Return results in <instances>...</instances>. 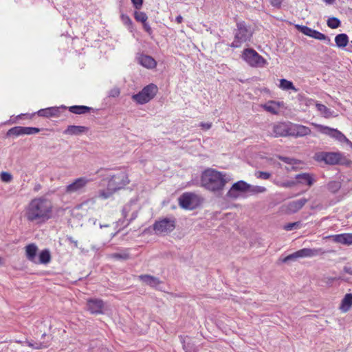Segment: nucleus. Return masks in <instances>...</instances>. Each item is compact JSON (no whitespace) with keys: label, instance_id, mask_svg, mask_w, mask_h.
<instances>
[{"label":"nucleus","instance_id":"1","mask_svg":"<svg viewBox=\"0 0 352 352\" xmlns=\"http://www.w3.org/2000/svg\"><path fill=\"white\" fill-rule=\"evenodd\" d=\"M52 205L43 197L34 198L30 201L25 211V217L30 222L44 223L52 217Z\"/></svg>","mask_w":352,"mask_h":352},{"label":"nucleus","instance_id":"2","mask_svg":"<svg viewBox=\"0 0 352 352\" xmlns=\"http://www.w3.org/2000/svg\"><path fill=\"white\" fill-rule=\"evenodd\" d=\"M230 181V178L226 173L212 168L204 170L201 176V186L206 190L217 194L222 192Z\"/></svg>","mask_w":352,"mask_h":352},{"label":"nucleus","instance_id":"3","mask_svg":"<svg viewBox=\"0 0 352 352\" xmlns=\"http://www.w3.org/2000/svg\"><path fill=\"white\" fill-rule=\"evenodd\" d=\"M313 159L317 162H323L326 165H344L349 166L351 164V161L340 152H316L314 153Z\"/></svg>","mask_w":352,"mask_h":352},{"label":"nucleus","instance_id":"4","mask_svg":"<svg viewBox=\"0 0 352 352\" xmlns=\"http://www.w3.org/2000/svg\"><path fill=\"white\" fill-rule=\"evenodd\" d=\"M253 35V30L250 25H247L245 21L236 23V28L234 30V38L233 42L230 45L232 48H238L243 43L250 41Z\"/></svg>","mask_w":352,"mask_h":352},{"label":"nucleus","instance_id":"5","mask_svg":"<svg viewBox=\"0 0 352 352\" xmlns=\"http://www.w3.org/2000/svg\"><path fill=\"white\" fill-rule=\"evenodd\" d=\"M158 92V87L153 83L145 86L140 91L132 96V100L137 104H144L155 98Z\"/></svg>","mask_w":352,"mask_h":352},{"label":"nucleus","instance_id":"6","mask_svg":"<svg viewBox=\"0 0 352 352\" xmlns=\"http://www.w3.org/2000/svg\"><path fill=\"white\" fill-rule=\"evenodd\" d=\"M241 58L252 67H263L267 65V60L252 48L243 50Z\"/></svg>","mask_w":352,"mask_h":352},{"label":"nucleus","instance_id":"7","mask_svg":"<svg viewBox=\"0 0 352 352\" xmlns=\"http://www.w3.org/2000/svg\"><path fill=\"white\" fill-rule=\"evenodd\" d=\"M250 188V184L243 180H239L232 185L226 196L229 199L236 200L243 194L248 192Z\"/></svg>","mask_w":352,"mask_h":352},{"label":"nucleus","instance_id":"8","mask_svg":"<svg viewBox=\"0 0 352 352\" xmlns=\"http://www.w3.org/2000/svg\"><path fill=\"white\" fill-rule=\"evenodd\" d=\"M324 253V251H323L321 248H302L285 256L284 258H283L282 262L286 263L291 261H294L298 258L314 257L323 254Z\"/></svg>","mask_w":352,"mask_h":352},{"label":"nucleus","instance_id":"9","mask_svg":"<svg viewBox=\"0 0 352 352\" xmlns=\"http://www.w3.org/2000/svg\"><path fill=\"white\" fill-rule=\"evenodd\" d=\"M176 227V220L173 218H164L159 221H155L153 225V229L157 234H168L173 232Z\"/></svg>","mask_w":352,"mask_h":352},{"label":"nucleus","instance_id":"10","mask_svg":"<svg viewBox=\"0 0 352 352\" xmlns=\"http://www.w3.org/2000/svg\"><path fill=\"white\" fill-rule=\"evenodd\" d=\"M199 204V198L195 193L184 192L179 197V205L183 209L194 210Z\"/></svg>","mask_w":352,"mask_h":352},{"label":"nucleus","instance_id":"11","mask_svg":"<svg viewBox=\"0 0 352 352\" xmlns=\"http://www.w3.org/2000/svg\"><path fill=\"white\" fill-rule=\"evenodd\" d=\"M129 183V179L127 173L124 171H121L111 176L108 182V186L109 189L117 191L123 188Z\"/></svg>","mask_w":352,"mask_h":352},{"label":"nucleus","instance_id":"12","mask_svg":"<svg viewBox=\"0 0 352 352\" xmlns=\"http://www.w3.org/2000/svg\"><path fill=\"white\" fill-rule=\"evenodd\" d=\"M316 127L320 133L329 135V137L334 138L340 142H350L346 137L340 131L336 129L331 128L329 126L316 124Z\"/></svg>","mask_w":352,"mask_h":352},{"label":"nucleus","instance_id":"13","mask_svg":"<svg viewBox=\"0 0 352 352\" xmlns=\"http://www.w3.org/2000/svg\"><path fill=\"white\" fill-rule=\"evenodd\" d=\"M295 28L298 32H300L302 34H303L307 36H309L311 38H315V39H317L319 41H327V43L330 42V38L329 36H327V35H325L323 33L320 32L318 30L311 29V28H309L308 26L296 24V25H295Z\"/></svg>","mask_w":352,"mask_h":352},{"label":"nucleus","instance_id":"14","mask_svg":"<svg viewBox=\"0 0 352 352\" xmlns=\"http://www.w3.org/2000/svg\"><path fill=\"white\" fill-rule=\"evenodd\" d=\"M41 131V129L37 127L31 126H16L10 129L7 133L6 136H19L22 135H32L36 134Z\"/></svg>","mask_w":352,"mask_h":352},{"label":"nucleus","instance_id":"15","mask_svg":"<svg viewBox=\"0 0 352 352\" xmlns=\"http://www.w3.org/2000/svg\"><path fill=\"white\" fill-rule=\"evenodd\" d=\"M104 303L99 298H89L87 301V310L92 314H100L103 313Z\"/></svg>","mask_w":352,"mask_h":352},{"label":"nucleus","instance_id":"16","mask_svg":"<svg viewBox=\"0 0 352 352\" xmlns=\"http://www.w3.org/2000/svg\"><path fill=\"white\" fill-rule=\"evenodd\" d=\"M89 182V179L86 177H79L75 179L72 184L66 187V192L67 193H74L80 192L82 190Z\"/></svg>","mask_w":352,"mask_h":352},{"label":"nucleus","instance_id":"17","mask_svg":"<svg viewBox=\"0 0 352 352\" xmlns=\"http://www.w3.org/2000/svg\"><path fill=\"white\" fill-rule=\"evenodd\" d=\"M273 133L275 137L291 136V124L280 122L273 126Z\"/></svg>","mask_w":352,"mask_h":352},{"label":"nucleus","instance_id":"18","mask_svg":"<svg viewBox=\"0 0 352 352\" xmlns=\"http://www.w3.org/2000/svg\"><path fill=\"white\" fill-rule=\"evenodd\" d=\"M308 201L306 198H302L289 202L286 206V212L287 214H294L299 211Z\"/></svg>","mask_w":352,"mask_h":352},{"label":"nucleus","instance_id":"19","mask_svg":"<svg viewBox=\"0 0 352 352\" xmlns=\"http://www.w3.org/2000/svg\"><path fill=\"white\" fill-rule=\"evenodd\" d=\"M137 60L140 65L147 69H153L157 65L156 60L149 55L140 54Z\"/></svg>","mask_w":352,"mask_h":352},{"label":"nucleus","instance_id":"20","mask_svg":"<svg viewBox=\"0 0 352 352\" xmlns=\"http://www.w3.org/2000/svg\"><path fill=\"white\" fill-rule=\"evenodd\" d=\"M60 107H57L41 109L37 111V115L44 118L58 117L60 113Z\"/></svg>","mask_w":352,"mask_h":352},{"label":"nucleus","instance_id":"21","mask_svg":"<svg viewBox=\"0 0 352 352\" xmlns=\"http://www.w3.org/2000/svg\"><path fill=\"white\" fill-rule=\"evenodd\" d=\"M311 133V129L302 125L291 124V136L302 137Z\"/></svg>","mask_w":352,"mask_h":352},{"label":"nucleus","instance_id":"22","mask_svg":"<svg viewBox=\"0 0 352 352\" xmlns=\"http://www.w3.org/2000/svg\"><path fill=\"white\" fill-rule=\"evenodd\" d=\"M89 131V128L84 126L69 125L63 131L65 135H79Z\"/></svg>","mask_w":352,"mask_h":352},{"label":"nucleus","instance_id":"23","mask_svg":"<svg viewBox=\"0 0 352 352\" xmlns=\"http://www.w3.org/2000/svg\"><path fill=\"white\" fill-rule=\"evenodd\" d=\"M25 256L27 259L32 263H36V255L38 248L34 243H30L25 247Z\"/></svg>","mask_w":352,"mask_h":352},{"label":"nucleus","instance_id":"24","mask_svg":"<svg viewBox=\"0 0 352 352\" xmlns=\"http://www.w3.org/2000/svg\"><path fill=\"white\" fill-rule=\"evenodd\" d=\"M138 278L151 287H156L162 283L158 278L148 274L140 275Z\"/></svg>","mask_w":352,"mask_h":352},{"label":"nucleus","instance_id":"25","mask_svg":"<svg viewBox=\"0 0 352 352\" xmlns=\"http://www.w3.org/2000/svg\"><path fill=\"white\" fill-rule=\"evenodd\" d=\"M295 178L297 179L298 183L301 184H306L309 186L313 185L314 179L309 173H300L296 175Z\"/></svg>","mask_w":352,"mask_h":352},{"label":"nucleus","instance_id":"26","mask_svg":"<svg viewBox=\"0 0 352 352\" xmlns=\"http://www.w3.org/2000/svg\"><path fill=\"white\" fill-rule=\"evenodd\" d=\"M352 307V294H346L341 301L340 309L342 312L348 311Z\"/></svg>","mask_w":352,"mask_h":352},{"label":"nucleus","instance_id":"27","mask_svg":"<svg viewBox=\"0 0 352 352\" xmlns=\"http://www.w3.org/2000/svg\"><path fill=\"white\" fill-rule=\"evenodd\" d=\"M335 43L338 47L344 48L349 44V36L345 33L338 34L335 37Z\"/></svg>","mask_w":352,"mask_h":352},{"label":"nucleus","instance_id":"28","mask_svg":"<svg viewBox=\"0 0 352 352\" xmlns=\"http://www.w3.org/2000/svg\"><path fill=\"white\" fill-rule=\"evenodd\" d=\"M69 112L74 114H85L89 113L92 108L85 105H73L68 108Z\"/></svg>","mask_w":352,"mask_h":352},{"label":"nucleus","instance_id":"29","mask_svg":"<svg viewBox=\"0 0 352 352\" xmlns=\"http://www.w3.org/2000/svg\"><path fill=\"white\" fill-rule=\"evenodd\" d=\"M51 261V254L47 249L42 250L38 254V258H36L35 264H47Z\"/></svg>","mask_w":352,"mask_h":352},{"label":"nucleus","instance_id":"30","mask_svg":"<svg viewBox=\"0 0 352 352\" xmlns=\"http://www.w3.org/2000/svg\"><path fill=\"white\" fill-rule=\"evenodd\" d=\"M262 107L267 112L271 113L272 114L276 115L278 114V109L279 107V102L274 100H270L265 104L262 105Z\"/></svg>","mask_w":352,"mask_h":352},{"label":"nucleus","instance_id":"31","mask_svg":"<svg viewBox=\"0 0 352 352\" xmlns=\"http://www.w3.org/2000/svg\"><path fill=\"white\" fill-rule=\"evenodd\" d=\"M331 237L334 242L344 245H350L349 233L332 235Z\"/></svg>","mask_w":352,"mask_h":352},{"label":"nucleus","instance_id":"32","mask_svg":"<svg viewBox=\"0 0 352 352\" xmlns=\"http://www.w3.org/2000/svg\"><path fill=\"white\" fill-rule=\"evenodd\" d=\"M280 87L283 90L297 91V89L294 87L293 82L285 78L280 80Z\"/></svg>","mask_w":352,"mask_h":352},{"label":"nucleus","instance_id":"33","mask_svg":"<svg viewBox=\"0 0 352 352\" xmlns=\"http://www.w3.org/2000/svg\"><path fill=\"white\" fill-rule=\"evenodd\" d=\"M179 338H180V341L182 344L183 349L185 351V352H197L196 346L193 343H192V342L186 343L185 340L182 336H180Z\"/></svg>","mask_w":352,"mask_h":352},{"label":"nucleus","instance_id":"34","mask_svg":"<svg viewBox=\"0 0 352 352\" xmlns=\"http://www.w3.org/2000/svg\"><path fill=\"white\" fill-rule=\"evenodd\" d=\"M327 188L332 193L337 192L341 188V183L339 181H331L327 184Z\"/></svg>","mask_w":352,"mask_h":352},{"label":"nucleus","instance_id":"35","mask_svg":"<svg viewBox=\"0 0 352 352\" xmlns=\"http://www.w3.org/2000/svg\"><path fill=\"white\" fill-rule=\"evenodd\" d=\"M110 258L115 260L126 261L130 258V254L126 251L120 253L116 252L111 254Z\"/></svg>","mask_w":352,"mask_h":352},{"label":"nucleus","instance_id":"36","mask_svg":"<svg viewBox=\"0 0 352 352\" xmlns=\"http://www.w3.org/2000/svg\"><path fill=\"white\" fill-rule=\"evenodd\" d=\"M327 24L329 28L336 29L341 25V21L338 18L333 16L328 19Z\"/></svg>","mask_w":352,"mask_h":352},{"label":"nucleus","instance_id":"37","mask_svg":"<svg viewBox=\"0 0 352 352\" xmlns=\"http://www.w3.org/2000/svg\"><path fill=\"white\" fill-rule=\"evenodd\" d=\"M316 107L320 113H322L324 117L329 118L331 116V111L330 109L327 108L325 105L316 102Z\"/></svg>","mask_w":352,"mask_h":352},{"label":"nucleus","instance_id":"38","mask_svg":"<svg viewBox=\"0 0 352 352\" xmlns=\"http://www.w3.org/2000/svg\"><path fill=\"white\" fill-rule=\"evenodd\" d=\"M116 191L109 189V186H107V188L106 190H100L98 191V197L99 198L106 199L109 198Z\"/></svg>","mask_w":352,"mask_h":352},{"label":"nucleus","instance_id":"39","mask_svg":"<svg viewBox=\"0 0 352 352\" xmlns=\"http://www.w3.org/2000/svg\"><path fill=\"white\" fill-rule=\"evenodd\" d=\"M26 343L29 346H30L33 349H41L43 348H46L49 345L48 344L45 343V342H34L33 340H30V341L27 340Z\"/></svg>","mask_w":352,"mask_h":352},{"label":"nucleus","instance_id":"40","mask_svg":"<svg viewBox=\"0 0 352 352\" xmlns=\"http://www.w3.org/2000/svg\"><path fill=\"white\" fill-rule=\"evenodd\" d=\"M134 18L137 21L142 23L146 22L148 19V16L145 12L139 11L134 12Z\"/></svg>","mask_w":352,"mask_h":352},{"label":"nucleus","instance_id":"41","mask_svg":"<svg viewBox=\"0 0 352 352\" xmlns=\"http://www.w3.org/2000/svg\"><path fill=\"white\" fill-rule=\"evenodd\" d=\"M120 19H121L122 22L125 25H126L127 28L131 31V29L133 28V23L132 20L131 19V18L127 14H122L120 15Z\"/></svg>","mask_w":352,"mask_h":352},{"label":"nucleus","instance_id":"42","mask_svg":"<svg viewBox=\"0 0 352 352\" xmlns=\"http://www.w3.org/2000/svg\"><path fill=\"white\" fill-rule=\"evenodd\" d=\"M297 99L299 102H304L306 106H309L315 103V101L314 100L306 98L303 94H298Z\"/></svg>","mask_w":352,"mask_h":352},{"label":"nucleus","instance_id":"43","mask_svg":"<svg viewBox=\"0 0 352 352\" xmlns=\"http://www.w3.org/2000/svg\"><path fill=\"white\" fill-rule=\"evenodd\" d=\"M265 191L266 188L263 186L251 185V188H250L248 192H250L252 194H258L265 192Z\"/></svg>","mask_w":352,"mask_h":352},{"label":"nucleus","instance_id":"44","mask_svg":"<svg viewBox=\"0 0 352 352\" xmlns=\"http://www.w3.org/2000/svg\"><path fill=\"white\" fill-rule=\"evenodd\" d=\"M278 158L280 161H282V162H285V163H286L287 164H290V165L296 164V160L294 159V158H291V157H285V156H281V155H279L278 157Z\"/></svg>","mask_w":352,"mask_h":352},{"label":"nucleus","instance_id":"45","mask_svg":"<svg viewBox=\"0 0 352 352\" xmlns=\"http://www.w3.org/2000/svg\"><path fill=\"white\" fill-rule=\"evenodd\" d=\"M300 224V221L293 222V223H289L284 226V229L287 231L293 230L294 229H297L299 228V226Z\"/></svg>","mask_w":352,"mask_h":352},{"label":"nucleus","instance_id":"46","mask_svg":"<svg viewBox=\"0 0 352 352\" xmlns=\"http://www.w3.org/2000/svg\"><path fill=\"white\" fill-rule=\"evenodd\" d=\"M255 175L258 179H268L271 177V173L264 171H257L256 172Z\"/></svg>","mask_w":352,"mask_h":352},{"label":"nucleus","instance_id":"47","mask_svg":"<svg viewBox=\"0 0 352 352\" xmlns=\"http://www.w3.org/2000/svg\"><path fill=\"white\" fill-rule=\"evenodd\" d=\"M1 179L4 182H10L12 179V176L8 172H2L1 173Z\"/></svg>","mask_w":352,"mask_h":352},{"label":"nucleus","instance_id":"48","mask_svg":"<svg viewBox=\"0 0 352 352\" xmlns=\"http://www.w3.org/2000/svg\"><path fill=\"white\" fill-rule=\"evenodd\" d=\"M120 94V89L118 87H113V89H111L109 91L108 96L112 97V98H116V97L119 96Z\"/></svg>","mask_w":352,"mask_h":352},{"label":"nucleus","instance_id":"49","mask_svg":"<svg viewBox=\"0 0 352 352\" xmlns=\"http://www.w3.org/2000/svg\"><path fill=\"white\" fill-rule=\"evenodd\" d=\"M131 3L133 5V7L136 10H140V9L142 8V7L143 6V2H144L143 0H131Z\"/></svg>","mask_w":352,"mask_h":352},{"label":"nucleus","instance_id":"50","mask_svg":"<svg viewBox=\"0 0 352 352\" xmlns=\"http://www.w3.org/2000/svg\"><path fill=\"white\" fill-rule=\"evenodd\" d=\"M283 1V0H270V3L273 7L280 8L281 7Z\"/></svg>","mask_w":352,"mask_h":352},{"label":"nucleus","instance_id":"51","mask_svg":"<svg viewBox=\"0 0 352 352\" xmlns=\"http://www.w3.org/2000/svg\"><path fill=\"white\" fill-rule=\"evenodd\" d=\"M142 25L144 31L147 32L149 35H151L153 33V30L150 25L146 21L142 23Z\"/></svg>","mask_w":352,"mask_h":352},{"label":"nucleus","instance_id":"52","mask_svg":"<svg viewBox=\"0 0 352 352\" xmlns=\"http://www.w3.org/2000/svg\"><path fill=\"white\" fill-rule=\"evenodd\" d=\"M295 185H296V182L294 181H287V182H283L280 186L282 187H285V188H292V187L294 186Z\"/></svg>","mask_w":352,"mask_h":352},{"label":"nucleus","instance_id":"53","mask_svg":"<svg viewBox=\"0 0 352 352\" xmlns=\"http://www.w3.org/2000/svg\"><path fill=\"white\" fill-rule=\"evenodd\" d=\"M199 126L204 130H208L212 126V123L210 122H201L199 124Z\"/></svg>","mask_w":352,"mask_h":352},{"label":"nucleus","instance_id":"54","mask_svg":"<svg viewBox=\"0 0 352 352\" xmlns=\"http://www.w3.org/2000/svg\"><path fill=\"white\" fill-rule=\"evenodd\" d=\"M66 240L70 243L74 244L75 248H78V242L76 240H74V238L71 236H67Z\"/></svg>","mask_w":352,"mask_h":352},{"label":"nucleus","instance_id":"55","mask_svg":"<svg viewBox=\"0 0 352 352\" xmlns=\"http://www.w3.org/2000/svg\"><path fill=\"white\" fill-rule=\"evenodd\" d=\"M138 217V211H134L131 216V218L129 219L127 224L126 226H127L130 223H131L133 220H135Z\"/></svg>","mask_w":352,"mask_h":352},{"label":"nucleus","instance_id":"56","mask_svg":"<svg viewBox=\"0 0 352 352\" xmlns=\"http://www.w3.org/2000/svg\"><path fill=\"white\" fill-rule=\"evenodd\" d=\"M343 271L346 273V274H349L350 275H352V267H349V266H344V268H343Z\"/></svg>","mask_w":352,"mask_h":352},{"label":"nucleus","instance_id":"57","mask_svg":"<svg viewBox=\"0 0 352 352\" xmlns=\"http://www.w3.org/2000/svg\"><path fill=\"white\" fill-rule=\"evenodd\" d=\"M175 21L177 23H181L183 21V17L181 15H179L176 17Z\"/></svg>","mask_w":352,"mask_h":352},{"label":"nucleus","instance_id":"58","mask_svg":"<svg viewBox=\"0 0 352 352\" xmlns=\"http://www.w3.org/2000/svg\"><path fill=\"white\" fill-rule=\"evenodd\" d=\"M108 227H109V224H100V228H108Z\"/></svg>","mask_w":352,"mask_h":352},{"label":"nucleus","instance_id":"59","mask_svg":"<svg viewBox=\"0 0 352 352\" xmlns=\"http://www.w3.org/2000/svg\"><path fill=\"white\" fill-rule=\"evenodd\" d=\"M328 4H332L335 0H324Z\"/></svg>","mask_w":352,"mask_h":352},{"label":"nucleus","instance_id":"60","mask_svg":"<svg viewBox=\"0 0 352 352\" xmlns=\"http://www.w3.org/2000/svg\"><path fill=\"white\" fill-rule=\"evenodd\" d=\"M41 188V185L40 184H37L35 188H34V190L37 191L39 189Z\"/></svg>","mask_w":352,"mask_h":352},{"label":"nucleus","instance_id":"61","mask_svg":"<svg viewBox=\"0 0 352 352\" xmlns=\"http://www.w3.org/2000/svg\"><path fill=\"white\" fill-rule=\"evenodd\" d=\"M3 264V258L0 256V265H2Z\"/></svg>","mask_w":352,"mask_h":352},{"label":"nucleus","instance_id":"62","mask_svg":"<svg viewBox=\"0 0 352 352\" xmlns=\"http://www.w3.org/2000/svg\"><path fill=\"white\" fill-rule=\"evenodd\" d=\"M350 245L352 244V234H349Z\"/></svg>","mask_w":352,"mask_h":352},{"label":"nucleus","instance_id":"63","mask_svg":"<svg viewBox=\"0 0 352 352\" xmlns=\"http://www.w3.org/2000/svg\"><path fill=\"white\" fill-rule=\"evenodd\" d=\"M124 217H126V214L124 212V210H122Z\"/></svg>","mask_w":352,"mask_h":352},{"label":"nucleus","instance_id":"64","mask_svg":"<svg viewBox=\"0 0 352 352\" xmlns=\"http://www.w3.org/2000/svg\"><path fill=\"white\" fill-rule=\"evenodd\" d=\"M340 279L343 280H345V281H348V279L347 278H340Z\"/></svg>","mask_w":352,"mask_h":352}]
</instances>
